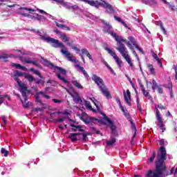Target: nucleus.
Returning a JSON list of instances; mask_svg holds the SVG:
<instances>
[{
  "label": "nucleus",
  "mask_w": 177,
  "mask_h": 177,
  "mask_svg": "<svg viewBox=\"0 0 177 177\" xmlns=\"http://www.w3.org/2000/svg\"><path fill=\"white\" fill-rule=\"evenodd\" d=\"M157 26H159L160 28V30H162L163 34H165V35H167V30H165V28H164V26L162 25V21H159L157 22Z\"/></svg>",
  "instance_id": "393cba45"
},
{
  "label": "nucleus",
  "mask_w": 177,
  "mask_h": 177,
  "mask_svg": "<svg viewBox=\"0 0 177 177\" xmlns=\"http://www.w3.org/2000/svg\"><path fill=\"white\" fill-rule=\"evenodd\" d=\"M105 49L106 50H107L108 53H109V55H111V56H112L113 59L115 60V62L117 63L118 67H121V64H122V61H121V59H120L118 56H117V55L115 54V52L111 50V49L109 48H106Z\"/></svg>",
  "instance_id": "9d476101"
},
{
  "label": "nucleus",
  "mask_w": 177,
  "mask_h": 177,
  "mask_svg": "<svg viewBox=\"0 0 177 177\" xmlns=\"http://www.w3.org/2000/svg\"><path fill=\"white\" fill-rule=\"evenodd\" d=\"M138 82H139V85L141 88V91L143 93V95H145V97H149V99H150V97H151V96H150V94L149 93V92L146 91V90L145 89V86H143V84H142V82L140 81V80H138Z\"/></svg>",
  "instance_id": "f3484780"
},
{
  "label": "nucleus",
  "mask_w": 177,
  "mask_h": 177,
  "mask_svg": "<svg viewBox=\"0 0 177 177\" xmlns=\"http://www.w3.org/2000/svg\"><path fill=\"white\" fill-rule=\"evenodd\" d=\"M116 100L119 104L120 109H122L123 106H122V104H121V100H120V99H117Z\"/></svg>",
  "instance_id": "680f3d73"
},
{
  "label": "nucleus",
  "mask_w": 177,
  "mask_h": 177,
  "mask_svg": "<svg viewBox=\"0 0 177 177\" xmlns=\"http://www.w3.org/2000/svg\"><path fill=\"white\" fill-rule=\"evenodd\" d=\"M158 127H159V129H160V131H161L162 133L165 131V125L164 124H162V123H159V124H158Z\"/></svg>",
  "instance_id": "473e14b6"
},
{
  "label": "nucleus",
  "mask_w": 177,
  "mask_h": 177,
  "mask_svg": "<svg viewBox=\"0 0 177 177\" xmlns=\"http://www.w3.org/2000/svg\"><path fill=\"white\" fill-rule=\"evenodd\" d=\"M104 120H105V121H106V122H108L109 126L110 127V129H111L112 133L113 135H115V133H117V131H115V129H117L115 124H114V123H113V121H111L110 120V118H109L107 116L104 117Z\"/></svg>",
  "instance_id": "f8f14e48"
},
{
  "label": "nucleus",
  "mask_w": 177,
  "mask_h": 177,
  "mask_svg": "<svg viewBox=\"0 0 177 177\" xmlns=\"http://www.w3.org/2000/svg\"><path fill=\"white\" fill-rule=\"evenodd\" d=\"M42 39H44L48 44H52L53 48H61V53L66 56L69 62L75 63L77 59L71 53L68 52V49L66 48V46L63 43L59 41V40L55 39L52 37H46L45 36H41Z\"/></svg>",
  "instance_id": "f257e3e1"
},
{
  "label": "nucleus",
  "mask_w": 177,
  "mask_h": 177,
  "mask_svg": "<svg viewBox=\"0 0 177 177\" xmlns=\"http://www.w3.org/2000/svg\"><path fill=\"white\" fill-rule=\"evenodd\" d=\"M124 102L128 104V106H131L132 104L131 103V91L129 90H127V92L124 91Z\"/></svg>",
  "instance_id": "ddd939ff"
},
{
  "label": "nucleus",
  "mask_w": 177,
  "mask_h": 177,
  "mask_svg": "<svg viewBox=\"0 0 177 177\" xmlns=\"http://www.w3.org/2000/svg\"><path fill=\"white\" fill-rule=\"evenodd\" d=\"M59 114H62V112H53L50 113V118H56L58 117Z\"/></svg>",
  "instance_id": "72a5a7b5"
},
{
  "label": "nucleus",
  "mask_w": 177,
  "mask_h": 177,
  "mask_svg": "<svg viewBox=\"0 0 177 177\" xmlns=\"http://www.w3.org/2000/svg\"><path fill=\"white\" fill-rule=\"evenodd\" d=\"M19 15H21V16H24V17H29L30 19H34V16L28 15L27 13L20 12Z\"/></svg>",
  "instance_id": "ea45409f"
},
{
  "label": "nucleus",
  "mask_w": 177,
  "mask_h": 177,
  "mask_svg": "<svg viewBox=\"0 0 177 177\" xmlns=\"http://www.w3.org/2000/svg\"><path fill=\"white\" fill-rule=\"evenodd\" d=\"M124 59H125L126 62L128 63L130 67H133V63H132V60L131 59L129 55L124 57Z\"/></svg>",
  "instance_id": "bb28decb"
},
{
  "label": "nucleus",
  "mask_w": 177,
  "mask_h": 177,
  "mask_svg": "<svg viewBox=\"0 0 177 177\" xmlns=\"http://www.w3.org/2000/svg\"><path fill=\"white\" fill-rule=\"evenodd\" d=\"M82 2H84V3H88L90 6H94V8H97V9L100 6H103L104 9H106L107 13L113 14L114 13V8L110 3L106 1H101L100 0L93 1V0H80Z\"/></svg>",
  "instance_id": "f03ea898"
},
{
  "label": "nucleus",
  "mask_w": 177,
  "mask_h": 177,
  "mask_svg": "<svg viewBox=\"0 0 177 177\" xmlns=\"http://www.w3.org/2000/svg\"><path fill=\"white\" fill-rule=\"evenodd\" d=\"M148 68H149V70L151 74H154L155 70H154V68H153V65L149 64V65H148Z\"/></svg>",
  "instance_id": "c03bdc74"
},
{
  "label": "nucleus",
  "mask_w": 177,
  "mask_h": 177,
  "mask_svg": "<svg viewBox=\"0 0 177 177\" xmlns=\"http://www.w3.org/2000/svg\"><path fill=\"white\" fill-rule=\"evenodd\" d=\"M53 102L54 103H57V104L62 103V100H56V99H53Z\"/></svg>",
  "instance_id": "052dcab7"
},
{
  "label": "nucleus",
  "mask_w": 177,
  "mask_h": 177,
  "mask_svg": "<svg viewBox=\"0 0 177 177\" xmlns=\"http://www.w3.org/2000/svg\"><path fill=\"white\" fill-rule=\"evenodd\" d=\"M152 56L153 57V59H155V60H157V59H158V55H157V54L152 53Z\"/></svg>",
  "instance_id": "69168bd1"
},
{
  "label": "nucleus",
  "mask_w": 177,
  "mask_h": 177,
  "mask_svg": "<svg viewBox=\"0 0 177 177\" xmlns=\"http://www.w3.org/2000/svg\"><path fill=\"white\" fill-rule=\"evenodd\" d=\"M25 78L26 80H28V82H30V84H31V82H32L34 81V77H32V75L27 74L25 75Z\"/></svg>",
  "instance_id": "2f4dec72"
},
{
  "label": "nucleus",
  "mask_w": 177,
  "mask_h": 177,
  "mask_svg": "<svg viewBox=\"0 0 177 177\" xmlns=\"http://www.w3.org/2000/svg\"><path fill=\"white\" fill-rule=\"evenodd\" d=\"M59 38H61L63 42H67V45H68L69 46H71V44L68 42V41H70V39H68V37H67V35H66V34L59 35Z\"/></svg>",
  "instance_id": "aec40b11"
},
{
  "label": "nucleus",
  "mask_w": 177,
  "mask_h": 177,
  "mask_svg": "<svg viewBox=\"0 0 177 177\" xmlns=\"http://www.w3.org/2000/svg\"><path fill=\"white\" fill-rule=\"evenodd\" d=\"M19 60L21 61L23 63H27L28 64H33V66H36V67H39V68H41V65L38 64V61L35 60L33 61L30 57H19Z\"/></svg>",
  "instance_id": "6e6552de"
},
{
  "label": "nucleus",
  "mask_w": 177,
  "mask_h": 177,
  "mask_svg": "<svg viewBox=\"0 0 177 177\" xmlns=\"http://www.w3.org/2000/svg\"><path fill=\"white\" fill-rule=\"evenodd\" d=\"M38 11L41 13L42 15H49L46 12H45L44 10H39L38 9Z\"/></svg>",
  "instance_id": "338daca9"
},
{
  "label": "nucleus",
  "mask_w": 177,
  "mask_h": 177,
  "mask_svg": "<svg viewBox=\"0 0 177 177\" xmlns=\"http://www.w3.org/2000/svg\"><path fill=\"white\" fill-rule=\"evenodd\" d=\"M83 104H84L86 109H88V110H92V106L91 105V102L89 101L84 100Z\"/></svg>",
  "instance_id": "7c9ffc66"
},
{
  "label": "nucleus",
  "mask_w": 177,
  "mask_h": 177,
  "mask_svg": "<svg viewBox=\"0 0 177 177\" xmlns=\"http://www.w3.org/2000/svg\"><path fill=\"white\" fill-rule=\"evenodd\" d=\"M91 80L94 81L96 85H97L102 93H103L107 99L111 98V95H110V93L109 92V88L104 85V82H103L102 78L94 74L92 75Z\"/></svg>",
  "instance_id": "7ed1b4c3"
},
{
  "label": "nucleus",
  "mask_w": 177,
  "mask_h": 177,
  "mask_svg": "<svg viewBox=\"0 0 177 177\" xmlns=\"http://www.w3.org/2000/svg\"><path fill=\"white\" fill-rule=\"evenodd\" d=\"M71 95L75 103H78L79 104H81V106H84V100H82V99H81L80 96H78V95H74L73 94H71Z\"/></svg>",
  "instance_id": "dca6fc26"
},
{
  "label": "nucleus",
  "mask_w": 177,
  "mask_h": 177,
  "mask_svg": "<svg viewBox=\"0 0 177 177\" xmlns=\"http://www.w3.org/2000/svg\"><path fill=\"white\" fill-rule=\"evenodd\" d=\"M11 66L15 67V68H18L19 70H24V71H27V68H26V66H21L19 64L12 63Z\"/></svg>",
  "instance_id": "5701e85b"
},
{
  "label": "nucleus",
  "mask_w": 177,
  "mask_h": 177,
  "mask_svg": "<svg viewBox=\"0 0 177 177\" xmlns=\"http://www.w3.org/2000/svg\"><path fill=\"white\" fill-rule=\"evenodd\" d=\"M129 40L130 41V42H131V44H133V45H135V44H136L135 37H132V36H130V37H129Z\"/></svg>",
  "instance_id": "09e8293b"
},
{
  "label": "nucleus",
  "mask_w": 177,
  "mask_h": 177,
  "mask_svg": "<svg viewBox=\"0 0 177 177\" xmlns=\"http://www.w3.org/2000/svg\"><path fill=\"white\" fill-rule=\"evenodd\" d=\"M19 10H26V12H35V10H34V9L28 8H26V7H20L19 8Z\"/></svg>",
  "instance_id": "c9c22d12"
},
{
  "label": "nucleus",
  "mask_w": 177,
  "mask_h": 177,
  "mask_svg": "<svg viewBox=\"0 0 177 177\" xmlns=\"http://www.w3.org/2000/svg\"><path fill=\"white\" fill-rule=\"evenodd\" d=\"M152 84H153L152 89H153V91H155L156 88H158V84H157V82H156V80H153Z\"/></svg>",
  "instance_id": "37998d69"
},
{
  "label": "nucleus",
  "mask_w": 177,
  "mask_h": 177,
  "mask_svg": "<svg viewBox=\"0 0 177 177\" xmlns=\"http://www.w3.org/2000/svg\"><path fill=\"white\" fill-rule=\"evenodd\" d=\"M71 48L73 49V50H75L77 52V53H78V52H80V49H78V48L75 46H72Z\"/></svg>",
  "instance_id": "4d7b16f0"
},
{
  "label": "nucleus",
  "mask_w": 177,
  "mask_h": 177,
  "mask_svg": "<svg viewBox=\"0 0 177 177\" xmlns=\"http://www.w3.org/2000/svg\"><path fill=\"white\" fill-rule=\"evenodd\" d=\"M1 119H2L3 122L5 124H8V122L6 121V116H5V115L1 116Z\"/></svg>",
  "instance_id": "5fc2aeb1"
},
{
  "label": "nucleus",
  "mask_w": 177,
  "mask_h": 177,
  "mask_svg": "<svg viewBox=\"0 0 177 177\" xmlns=\"http://www.w3.org/2000/svg\"><path fill=\"white\" fill-rule=\"evenodd\" d=\"M167 5H169V8H171V10H175V6H174V4L169 3V4Z\"/></svg>",
  "instance_id": "e2e57ef3"
},
{
  "label": "nucleus",
  "mask_w": 177,
  "mask_h": 177,
  "mask_svg": "<svg viewBox=\"0 0 177 177\" xmlns=\"http://www.w3.org/2000/svg\"><path fill=\"white\" fill-rule=\"evenodd\" d=\"M71 127H73V131H77V130H78L79 132H82V131H84V129H80V128L79 127V126L75 127V126H74L73 124H71Z\"/></svg>",
  "instance_id": "79ce46f5"
},
{
  "label": "nucleus",
  "mask_w": 177,
  "mask_h": 177,
  "mask_svg": "<svg viewBox=\"0 0 177 177\" xmlns=\"http://www.w3.org/2000/svg\"><path fill=\"white\" fill-rule=\"evenodd\" d=\"M62 6L66 8V9L71 10V3L66 1H62Z\"/></svg>",
  "instance_id": "c85d7f7f"
},
{
  "label": "nucleus",
  "mask_w": 177,
  "mask_h": 177,
  "mask_svg": "<svg viewBox=\"0 0 177 177\" xmlns=\"http://www.w3.org/2000/svg\"><path fill=\"white\" fill-rule=\"evenodd\" d=\"M34 74H36V75H38V77H39V78H41V80L44 79V77L41 75V73H39L38 71L35 70Z\"/></svg>",
  "instance_id": "de8ad7c7"
},
{
  "label": "nucleus",
  "mask_w": 177,
  "mask_h": 177,
  "mask_svg": "<svg viewBox=\"0 0 177 177\" xmlns=\"http://www.w3.org/2000/svg\"><path fill=\"white\" fill-rule=\"evenodd\" d=\"M55 68L58 71H59V73L57 74V77L59 78V80L62 81V82H64V84H68V81H67V80H66V78L64 77V75H66V70L59 66H56Z\"/></svg>",
  "instance_id": "1a4fd4ad"
},
{
  "label": "nucleus",
  "mask_w": 177,
  "mask_h": 177,
  "mask_svg": "<svg viewBox=\"0 0 177 177\" xmlns=\"http://www.w3.org/2000/svg\"><path fill=\"white\" fill-rule=\"evenodd\" d=\"M142 1L145 3V5H149L150 6H156L157 5V2L155 0H150L149 1Z\"/></svg>",
  "instance_id": "cd10ccee"
},
{
  "label": "nucleus",
  "mask_w": 177,
  "mask_h": 177,
  "mask_svg": "<svg viewBox=\"0 0 177 177\" xmlns=\"http://www.w3.org/2000/svg\"><path fill=\"white\" fill-rule=\"evenodd\" d=\"M64 120H66V118H61L55 120V122H63V121H64Z\"/></svg>",
  "instance_id": "3c124183"
},
{
  "label": "nucleus",
  "mask_w": 177,
  "mask_h": 177,
  "mask_svg": "<svg viewBox=\"0 0 177 177\" xmlns=\"http://www.w3.org/2000/svg\"><path fill=\"white\" fill-rule=\"evenodd\" d=\"M154 158H156V151L153 152L152 156L149 159V162H153V161H154Z\"/></svg>",
  "instance_id": "a19ab883"
},
{
  "label": "nucleus",
  "mask_w": 177,
  "mask_h": 177,
  "mask_svg": "<svg viewBox=\"0 0 177 177\" xmlns=\"http://www.w3.org/2000/svg\"><path fill=\"white\" fill-rule=\"evenodd\" d=\"M18 86L20 88V91L22 93V96L26 97V95H27V87H26V84L20 82H18Z\"/></svg>",
  "instance_id": "4468645a"
},
{
  "label": "nucleus",
  "mask_w": 177,
  "mask_h": 177,
  "mask_svg": "<svg viewBox=\"0 0 177 177\" xmlns=\"http://www.w3.org/2000/svg\"><path fill=\"white\" fill-rule=\"evenodd\" d=\"M158 109H160V110H165L167 107L164 106L162 104H159L158 105Z\"/></svg>",
  "instance_id": "603ef678"
},
{
  "label": "nucleus",
  "mask_w": 177,
  "mask_h": 177,
  "mask_svg": "<svg viewBox=\"0 0 177 177\" xmlns=\"http://www.w3.org/2000/svg\"><path fill=\"white\" fill-rule=\"evenodd\" d=\"M174 69L175 71L176 74H177V65H174Z\"/></svg>",
  "instance_id": "774afa93"
},
{
  "label": "nucleus",
  "mask_w": 177,
  "mask_h": 177,
  "mask_svg": "<svg viewBox=\"0 0 177 177\" xmlns=\"http://www.w3.org/2000/svg\"><path fill=\"white\" fill-rule=\"evenodd\" d=\"M1 153L4 154V157H8V154H9V151H6V149H5V148H2Z\"/></svg>",
  "instance_id": "a18cd8bd"
},
{
  "label": "nucleus",
  "mask_w": 177,
  "mask_h": 177,
  "mask_svg": "<svg viewBox=\"0 0 177 177\" xmlns=\"http://www.w3.org/2000/svg\"><path fill=\"white\" fill-rule=\"evenodd\" d=\"M115 143V138H112L111 140L106 142L107 146H113Z\"/></svg>",
  "instance_id": "e433bc0d"
},
{
  "label": "nucleus",
  "mask_w": 177,
  "mask_h": 177,
  "mask_svg": "<svg viewBox=\"0 0 177 177\" xmlns=\"http://www.w3.org/2000/svg\"><path fill=\"white\" fill-rule=\"evenodd\" d=\"M14 80L16 81L17 84H19L20 82V80H19V77L17 76L16 75H14Z\"/></svg>",
  "instance_id": "6e6d98bb"
},
{
  "label": "nucleus",
  "mask_w": 177,
  "mask_h": 177,
  "mask_svg": "<svg viewBox=\"0 0 177 177\" xmlns=\"http://www.w3.org/2000/svg\"><path fill=\"white\" fill-rule=\"evenodd\" d=\"M115 41H118V46L116 49L118 50V52H120V55H122V57L128 56V49H127V47H125L124 44H122V42H125V39H124V38L122 37H119L115 39Z\"/></svg>",
  "instance_id": "39448f33"
},
{
  "label": "nucleus",
  "mask_w": 177,
  "mask_h": 177,
  "mask_svg": "<svg viewBox=\"0 0 177 177\" xmlns=\"http://www.w3.org/2000/svg\"><path fill=\"white\" fill-rule=\"evenodd\" d=\"M55 24L57 26V27H59V28H62V30H65L66 31H71V28L70 27L66 26V25H63V24H60L57 22H55Z\"/></svg>",
  "instance_id": "b1692460"
},
{
  "label": "nucleus",
  "mask_w": 177,
  "mask_h": 177,
  "mask_svg": "<svg viewBox=\"0 0 177 177\" xmlns=\"http://www.w3.org/2000/svg\"><path fill=\"white\" fill-rule=\"evenodd\" d=\"M101 21L102 24H104L103 26L104 32H107L108 34H110L113 38H115V39H117V38L120 37V36L117 35L116 33L113 32V26L110 25V23L104 20H102Z\"/></svg>",
  "instance_id": "423d86ee"
},
{
  "label": "nucleus",
  "mask_w": 177,
  "mask_h": 177,
  "mask_svg": "<svg viewBox=\"0 0 177 177\" xmlns=\"http://www.w3.org/2000/svg\"><path fill=\"white\" fill-rule=\"evenodd\" d=\"M156 113V118L159 122V124H162V118H161V115L160 114V111L157 108V105L155 106Z\"/></svg>",
  "instance_id": "412c9836"
},
{
  "label": "nucleus",
  "mask_w": 177,
  "mask_h": 177,
  "mask_svg": "<svg viewBox=\"0 0 177 177\" xmlns=\"http://www.w3.org/2000/svg\"><path fill=\"white\" fill-rule=\"evenodd\" d=\"M127 46L129 48H130V49L132 50V53L133 55H134V56L136 57V59H138V60H139V57L138 56V54L136 53V51H135L133 50V48H132V44H131L129 42H127Z\"/></svg>",
  "instance_id": "a878e982"
},
{
  "label": "nucleus",
  "mask_w": 177,
  "mask_h": 177,
  "mask_svg": "<svg viewBox=\"0 0 177 177\" xmlns=\"http://www.w3.org/2000/svg\"><path fill=\"white\" fill-rule=\"evenodd\" d=\"M137 109L142 113V106L140 105V103L137 104Z\"/></svg>",
  "instance_id": "bf43d9fd"
},
{
  "label": "nucleus",
  "mask_w": 177,
  "mask_h": 177,
  "mask_svg": "<svg viewBox=\"0 0 177 177\" xmlns=\"http://www.w3.org/2000/svg\"><path fill=\"white\" fill-rule=\"evenodd\" d=\"M68 138L72 142H77V140H81V138H80V133H70Z\"/></svg>",
  "instance_id": "2eb2a0df"
},
{
  "label": "nucleus",
  "mask_w": 177,
  "mask_h": 177,
  "mask_svg": "<svg viewBox=\"0 0 177 177\" xmlns=\"http://www.w3.org/2000/svg\"><path fill=\"white\" fill-rule=\"evenodd\" d=\"M79 138H80V140L82 139L83 142L88 140V137L85 133H79Z\"/></svg>",
  "instance_id": "c756f323"
},
{
  "label": "nucleus",
  "mask_w": 177,
  "mask_h": 177,
  "mask_svg": "<svg viewBox=\"0 0 177 177\" xmlns=\"http://www.w3.org/2000/svg\"><path fill=\"white\" fill-rule=\"evenodd\" d=\"M156 60L158 62V64H159V66H160V67H162V62H161V59H160V58H158Z\"/></svg>",
  "instance_id": "13d9d810"
},
{
  "label": "nucleus",
  "mask_w": 177,
  "mask_h": 177,
  "mask_svg": "<svg viewBox=\"0 0 177 177\" xmlns=\"http://www.w3.org/2000/svg\"><path fill=\"white\" fill-rule=\"evenodd\" d=\"M37 20L39 21H45V20H46V17L37 15Z\"/></svg>",
  "instance_id": "58836bf2"
},
{
  "label": "nucleus",
  "mask_w": 177,
  "mask_h": 177,
  "mask_svg": "<svg viewBox=\"0 0 177 177\" xmlns=\"http://www.w3.org/2000/svg\"><path fill=\"white\" fill-rule=\"evenodd\" d=\"M41 96L43 97H45V99H50V96H49V95H46V93H44V92H42V93H41Z\"/></svg>",
  "instance_id": "864d4df0"
},
{
  "label": "nucleus",
  "mask_w": 177,
  "mask_h": 177,
  "mask_svg": "<svg viewBox=\"0 0 177 177\" xmlns=\"http://www.w3.org/2000/svg\"><path fill=\"white\" fill-rule=\"evenodd\" d=\"M82 55H86V56H87L89 54V52L88 51V50L83 48L82 49Z\"/></svg>",
  "instance_id": "8fccbe9b"
},
{
  "label": "nucleus",
  "mask_w": 177,
  "mask_h": 177,
  "mask_svg": "<svg viewBox=\"0 0 177 177\" xmlns=\"http://www.w3.org/2000/svg\"><path fill=\"white\" fill-rule=\"evenodd\" d=\"M75 66L78 67V68L80 70V71H82V73H83V74L86 78H89V75H88V73H86V71H85V69H84V67L80 66V64H75Z\"/></svg>",
  "instance_id": "4be33fe9"
},
{
  "label": "nucleus",
  "mask_w": 177,
  "mask_h": 177,
  "mask_svg": "<svg viewBox=\"0 0 177 177\" xmlns=\"http://www.w3.org/2000/svg\"><path fill=\"white\" fill-rule=\"evenodd\" d=\"M122 113H124V115L127 118V120L130 122V124L131 125V127L134 131H136V127H135V124H133V122L132 121V119L131 118V115H129V113H128V110L124 108H120Z\"/></svg>",
  "instance_id": "9b49d317"
},
{
  "label": "nucleus",
  "mask_w": 177,
  "mask_h": 177,
  "mask_svg": "<svg viewBox=\"0 0 177 177\" xmlns=\"http://www.w3.org/2000/svg\"><path fill=\"white\" fill-rule=\"evenodd\" d=\"M71 9H72L73 10H75V9H78V6H71Z\"/></svg>",
  "instance_id": "0e129e2a"
},
{
  "label": "nucleus",
  "mask_w": 177,
  "mask_h": 177,
  "mask_svg": "<svg viewBox=\"0 0 177 177\" xmlns=\"http://www.w3.org/2000/svg\"><path fill=\"white\" fill-rule=\"evenodd\" d=\"M42 63L43 64H44V66H47L48 67H49V66H51V67H53V64L50 63L49 61L46 59H43Z\"/></svg>",
  "instance_id": "f704fd0d"
},
{
  "label": "nucleus",
  "mask_w": 177,
  "mask_h": 177,
  "mask_svg": "<svg viewBox=\"0 0 177 177\" xmlns=\"http://www.w3.org/2000/svg\"><path fill=\"white\" fill-rule=\"evenodd\" d=\"M14 75H17V77H21L23 75V73L20 72L19 71H15L14 72Z\"/></svg>",
  "instance_id": "49530a36"
},
{
  "label": "nucleus",
  "mask_w": 177,
  "mask_h": 177,
  "mask_svg": "<svg viewBox=\"0 0 177 177\" xmlns=\"http://www.w3.org/2000/svg\"><path fill=\"white\" fill-rule=\"evenodd\" d=\"M41 95H42V91L38 92L35 95V102L38 106L37 108H34L32 110L36 113H38V111H43L46 109V107H48V104L44 103L42 100H41Z\"/></svg>",
  "instance_id": "20e7f679"
},
{
  "label": "nucleus",
  "mask_w": 177,
  "mask_h": 177,
  "mask_svg": "<svg viewBox=\"0 0 177 177\" xmlns=\"http://www.w3.org/2000/svg\"><path fill=\"white\" fill-rule=\"evenodd\" d=\"M77 115L82 121H84V122H85V124H97V122H99V120L95 118L90 117L86 113H82L81 115L78 114Z\"/></svg>",
  "instance_id": "0eeeda50"
},
{
  "label": "nucleus",
  "mask_w": 177,
  "mask_h": 177,
  "mask_svg": "<svg viewBox=\"0 0 177 177\" xmlns=\"http://www.w3.org/2000/svg\"><path fill=\"white\" fill-rule=\"evenodd\" d=\"M23 97H24V100H21V102L24 107H25V109L30 107V102H28V100L27 99V94H25V97L23 96Z\"/></svg>",
  "instance_id": "6ab92c4d"
},
{
  "label": "nucleus",
  "mask_w": 177,
  "mask_h": 177,
  "mask_svg": "<svg viewBox=\"0 0 177 177\" xmlns=\"http://www.w3.org/2000/svg\"><path fill=\"white\" fill-rule=\"evenodd\" d=\"M72 84L75 86V88H77V89H84V86L81 85L80 82H78L77 80H75L74 77H72Z\"/></svg>",
  "instance_id": "a211bd4d"
},
{
  "label": "nucleus",
  "mask_w": 177,
  "mask_h": 177,
  "mask_svg": "<svg viewBox=\"0 0 177 177\" xmlns=\"http://www.w3.org/2000/svg\"><path fill=\"white\" fill-rule=\"evenodd\" d=\"M5 97H7V99L8 100H10V97H9V96H8L7 95H1V97H0V104H2V102H4Z\"/></svg>",
  "instance_id": "4c0bfd02"
}]
</instances>
